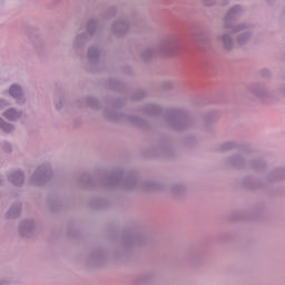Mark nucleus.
<instances>
[{
	"label": "nucleus",
	"instance_id": "f257e3e1",
	"mask_svg": "<svg viewBox=\"0 0 285 285\" xmlns=\"http://www.w3.org/2000/svg\"><path fill=\"white\" fill-rule=\"evenodd\" d=\"M242 14V7L235 6L226 14L223 21V28L230 30L232 33H223L219 36V42L225 50H233L235 46H244L250 40V32L246 31V24L235 23V19Z\"/></svg>",
	"mask_w": 285,
	"mask_h": 285
},
{
	"label": "nucleus",
	"instance_id": "f03ea898",
	"mask_svg": "<svg viewBox=\"0 0 285 285\" xmlns=\"http://www.w3.org/2000/svg\"><path fill=\"white\" fill-rule=\"evenodd\" d=\"M250 94L256 97V99H259L263 101V104H271L273 101V91L268 88L264 87H252Z\"/></svg>",
	"mask_w": 285,
	"mask_h": 285
},
{
	"label": "nucleus",
	"instance_id": "7ed1b4c3",
	"mask_svg": "<svg viewBox=\"0 0 285 285\" xmlns=\"http://www.w3.org/2000/svg\"><path fill=\"white\" fill-rule=\"evenodd\" d=\"M9 95L16 99L17 104H26V96L23 95V88L19 85L13 83L9 88Z\"/></svg>",
	"mask_w": 285,
	"mask_h": 285
},
{
	"label": "nucleus",
	"instance_id": "20e7f679",
	"mask_svg": "<svg viewBox=\"0 0 285 285\" xmlns=\"http://www.w3.org/2000/svg\"><path fill=\"white\" fill-rule=\"evenodd\" d=\"M50 177V170L46 168L45 166L39 167L36 173L33 174L32 181L33 184H37L38 186H41L46 179Z\"/></svg>",
	"mask_w": 285,
	"mask_h": 285
},
{
	"label": "nucleus",
	"instance_id": "39448f33",
	"mask_svg": "<svg viewBox=\"0 0 285 285\" xmlns=\"http://www.w3.org/2000/svg\"><path fill=\"white\" fill-rule=\"evenodd\" d=\"M32 230H35V223L32 220H24L20 224V234L22 237H30Z\"/></svg>",
	"mask_w": 285,
	"mask_h": 285
},
{
	"label": "nucleus",
	"instance_id": "423d86ee",
	"mask_svg": "<svg viewBox=\"0 0 285 285\" xmlns=\"http://www.w3.org/2000/svg\"><path fill=\"white\" fill-rule=\"evenodd\" d=\"M21 111H17L14 108H9L2 114V117L8 119V121H17V119H21Z\"/></svg>",
	"mask_w": 285,
	"mask_h": 285
},
{
	"label": "nucleus",
	"instance_id": "0eeeda50",
	"mask_svg": "<svg viewBox=\"0 0 285 285\" xmlns=\"http://www.w3.org/2000/svg\"><path fill=\"white\" fill-rule=\"evenodd\" d=\"M174 48H175V39H167L161 42L159 50L165 55H169V52H173Z\"/></svg>",
	"mask_w": 285,
	"mask_h": 285
},
{
	"label": "nucleus",
	"instance_id": "6e6552de",
	"mask_svg": "<svg viewBox=\"0 0 285 285\" xmlns=\"http://www.w3.org/2000/svg\"><path fill=\"white\" fill-rule=\"evenodd\" d=\"M9 181L13 186H21V184H23V173H21V171H12L9 175Z\"/></svg>",
	"mask_w": 285,
	"mask_h": 285
},
{
	"label": "nucleus",
	"instance_id": "1a4fd4ad",
	"mask_svg": "<svg viewBox=\"0 0 285 285\" xmlns=\"http://www.w3.org/2000/svg\"><path fill=\"white\" fill-rule=\"evenodd\" d=\"M114 31L116 35H124V32L128 31V23L126 21L117 22L114 26Z\"/></svg>",
	"mask_w": 285,
	"mask_h": 285
},
{
	"label": "nucleus",
	"instance_id": "9d476101",
	"mask_svg": "<svg viewBox=\"0 0 285 285\" xmlns=\"http://www.w3.org/2000/svg\"><path fill=\"white\" fill-rule=\"evenodd\" d=\"M0 130H3V132H12L14 130V126L6 122L3 118H0Z\"/></svg>",
	"mask_w": 285,
	"mask_h": 285
},
{
	"label": "nucleus",
	"instance_id": "9b49d317",
	"mask_svg": "<svg viewBox=\"0 0 285 285\" xmlns=\"http://www.w3.org/2000/svg\"><path fill=\"white\" fill-rule=\"evenodd\" d=\"M19 213H21V206L16 205V206H13L9 209L8 216L9 217H17V215H19Z\"/></svg>",
	"mask_w": 285,
	"mask_h": 285
},
{
	"label": "nucleus",
	"instance_id": "f8f14e48",
	"mask_svg": "<svg viewBox=\"0 0 285 285\" xmlns=\"http://www.w3.org/2000/svg\"><path fill=\"white\" fill-rule=\"evenodd\" d=\"M99 57V50L97 48H90L89 49V59H97Z\"/></svg>",
	"mask_w": 285,
	"mask_h": 285
},
{
	"label": "nucleus",
	"instance_id": "ddd939ff",
	"mask_svg": "<svg viewBox=\"0 0 285 285\" xmlns=\"http://www.w3.org/2000/svg\"><path fill=\"white\" fill-rule=\"evenodd\" d=\"M97 28V21L91 20L88 23V32L89 35H92V32H95V29Z\"/></svg>",
	"mask_w": 285,
	"mask_h": 285
},
{
	"label": "nucleus",
	"instance_id": "4468645a",
	"mask_svg": "<svg viewBox=\"0 0 285 285\" xmlns=\"http://www.w3.org/2000/svg\"><path fill=\"white\" fill-rule=\"evenodd\" d=\"M233 166H242L244 164V158L243 157H235L232 159Z\"/></svg>",
	"mask_w": 285,
	"mask_h": 285
},
{
	"label": "nucleus",
	"instance_id": "2eb2a0df",
	"mask_svg": "<svg viewBox=\"0 0 285 285\" xmlns=\"http://www.w3.org/2000/svg\"><path fill=\"white\" fill-rule=\"evenodd\" d=\"M216 0H203L204 6H215Z\"/></svg>",
	"mask_w": 285,
	"mask_h": 285
},
{
	"label": "nucleus",
	"instance_id": "dca6fc26",
	"mask_svg": "<svg viewBox=\"0 0 285 285\" xmlns=\"http://www.w3.org/2000/svg\"><path fill=\"white\" fill-rule=\"evenodd\" d=\"M3 108H8V104L3 100H0V110H3Z\"/></svg>",
	"mask_w": 285,
	"mask_h": 285
},
{
	"label": "nucleus",
	"instance_id": "f3484780",
	"mask_svg": "<svg viewBox=\"0 0 285 285\" xmlns=\"http://www.w3.org/2000/svg\"><path fill=\"white\" fill-rule=\"evenodd\" d=\"M56 108L58 110H61V108H63V102L61 100H59V102H56Z\"/></svg>",
	"mask_w": 285,
	"mask_h": 285
},
{
	"label": "nucleus",
	"instance_id": "a211bd4d",
	"mask_svg": "<svg viewBox=\"0 0 285 285\" xmlns=\"http://www.w3.org/2000/svg\"><path fill=\"white\" fill-rule=\"evenodd\" d=\"M153 55V49H148L145 53L144 57H150Z\"/></svg>",
	"mask_w": 285,
	"mask_h": 285
},
{
	"label": "nucleus",
	"instance_id": "6ab92c4d",
	"mask_svg": "<svg viewBox=\"0 0 285 285\" xmlns=\"http://www.w3.org/2000/svg\"><path fill=\"white\" fill-rule=\"evenodd\" d=\"M4 150H6L7 153H10V151L12 150V148L10 147V144H6Z\"/></svg>",
	"mask_w": 285,
	"mask_h": 285
},
{
	"label": "nucleus",
	"instance_id": "aec40b11",
	"mask_svg": "<svg viewBox=\"0 0 285 285\" xmlns=\"http://www.w3.org/2000/svg\"><path fill=\"white\" fill-rule=\"evenodd\" d=\"M0 285H8V282H6V281H0Z\"/></svg>",
	"mask_w": 285,
	"mask_h": 285
},
{
	"label": "nucleus",
	"instance_id": "412c9836",
	"mask_svg": "<svg viewBox=\"0 0 285 285\" xmlns=\"http://www.w3.org/2000/svg\"><path fill=\"white\" fill-rule=\"evenodd\" d=\"M175 128H181V126L174 125Z\"/></svg>",
	"mask_w": 285,
	"mask_h": 285
},
{
	"label": "nucleus",
	"instance_id": "4be33fe9",
	"mask_svg": "<svg viewBox=\"0 0 285 285\" xmlns=\"http://www.w3.org/2000/svg\"><path fill=\"white\" fill-rule=\"evenodd\" d=\"M79 40H81V36H79V37L77 38V41H79Z\"/></svg>",
	"mask_w": 285,
	"mask_h": 285
},
{
	"label": "nucleus",
	"instance_id": "5701e85b",
	"mask_svg": "<svg viewBox=\"0 0 285 285\" xmlns=\"http://www.w3.org/2000/svg\"><path fill=\"white\" fill-rule=\"evenodd\" d=\"M116 184H119V178H116Z\"/></svg>",
	"mask_w": 285,
	"mask_h": 285
}]
</instances>
